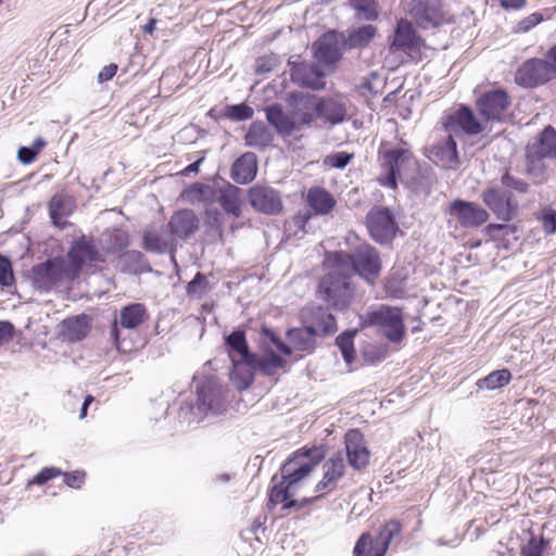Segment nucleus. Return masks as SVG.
<instances>
[{"instance_id": "38", "label": "nucleus", "mask_w": 556, "mask_h": 556, "mask_svg": "<svg viewBox=\"0 0 556 556\" xmlns=\"http://www.w3.org/2000/svg\"><path fill=\"white\" fill-rule=\"evenodd\" d=\"M307 202L316 214L326 215L336 205V200L330 192L323 188H312L307 192Z\"/></svg>"}, {"instance_id": "58", "label": "nucleus", "mask_w": 556, "mask_h": 556, "mask_svg": "<svg viewBox=\"0 0 556 556\" xmlns=\"http://www.w3.org/2000/svg\"><path fill=\"white\" fill-rule=\"evenodd\" d=\"M543 229L547 235L556 232V211L544 208L542 212Z\"/></svg>"}, {"instance_id": "3", "label": "nucleus", "mask_w": 556, "mask_h": 556, "mask_svg": "<svg viewBox=\"0 0 556 556\" xmlns=\"http://www.w3.org/2000/svg\"><path fill=\"white\" fill-rule=\"evenodd\" d=\"M331 269L321 278L318 287L320 298L337 309L346 308L354 298V287L350 273L334 264L330 258Z\"/></svg>"}, {"instance_id": "15", "label": "nucleus", "mask_w": 556, "mask_h": 556, "mask_svg": "<svg viewBox=\"0 0 556 556\" xmlns=\"http://www.w3.org/2000/svg\"><path fill=\"white\" fill-rule=\"evenodd\" d=\"M442 126L447 132L457 134L459 129L468 136L479 135L484 129L472 110L466 105H460L456 111L445 115L442 118Z\"/></svg>"}, {"instance_id": "42", "label": "nucleus", "mask_w": 556, "mask_h": 556, "mask_svg": "<svg viewBox=\"0 0 556 556\" xmlns=\"http://www.w3.org/2000/svg\"><path fill=\"white\" fill-rule=\"evenodd\" d=\"M260 344L264 352L273 351V348H271V345H273L286 356H289L292 354V348L289 344H286L276 334V332L268 327H262L261 332H260Z\"/></svg>"}, {"instance_id": "36", "label": "nucleus", "mask_w": 556, "mask_h": 556, "mask_svg": "<svg viewBox=\"0 0 556 556\" xmlns=\"http://www.w3.org/2000/svg\"><path fill=\"white\" fill-rule=\"evenodd\" d=\"M62 333L72 342L80 341L87 337L90 325L87 315L74 316L66 318L61 324Z\"/></svg>"}, {"instance_id": "60", "label": "nucleus", "mask_w": 556, "mask_h": 556, "mask_svg": "<svg viewBox=\"0 0 556 556\" xmlns=\"http://www.w3.org/2000/svg\"><path fill=\"white\" fill-rule=\"evenodd\" d=\"M542 20H543V16L541 13H539V12L532 13L519 23V28L522 31H528L531 28H533L534 26H536L540 22H542Z\"/></svg>"}, {"instance_id": "63", "label": "nucleus", "mask_w": 556, "mask_h": 556, "mask_svg": "<svg viewBox=\"0 0 556 556\" xmlns=\"http://www.w3.org/2000/svg\"><path fill=\"white\" fill-rule=\"evenodd\" d=\"M14 327L10 321H0V345L13 337Z\"/></svg>"}, {"instance_id": "25", "label": "nucleus", "mask_w": 556, "mask_h": 556, "mask_svg": "<svg viewBox=\"0 0 556 556\" xmlns=\"http://www.w3.org/2000/svg\"><path fill=\"white\" fill-rule=\"evenodd\" d=\"M344 470L345 464L342 454L337 453L331 456L324 464V477L317 483L316 492L332 491L337 486L338 481L343 477Z\"/></svg>"}, {"instance_id": "12", "label": "nucleus", "mask_w": 556, "mask_h": 556, "mask_svg": "<svg viewBox=\"0 0 556 556\" xmlns=\"http://www.w3.org/2000/svg\"><path fill=\"white\" fill-rule=\"evenodd\" d=\"M413 154L406 147H396L382 154V169L384 176L379 178L382 186L395 189L402 169L410 162Z\"/></svg>"}, {"instance_id": "27", "label": "nucleus", "mask_w": 556, "mask_h": 556, "mask_svg": "<svg viewBox=\"0 0 556 556\" xmlns=\"http://www.w3.org/2000/svg\"><path fill=\"white\" fill-rule=\"evenodd\" d=\"M220 184L214 182L213 185L194 182L182 192V198L190 203H203L212 205L217 201Z\"/></svg>"}, {"instance_id": "26", "label": "nucleus", "mask_w": 556, "mask_h": 556, "mask_svg": "<svg viewBox=\"0 0 556 556\" xmlns=\"http://www.w3.org/2000/svg\"><path fill=\"white\" fill-rule=\"evenodd\" d=\"M256 173V155L252 152H245L233 162L231 166L230 177L236 182L245 185L255 178Z\"/></svg>"}, {"instance_id": "53", "label": "nucleus", "mask_w": 556, "mask_h": 556, "mask_svg": "<svg viewBox=\"0 0 556 556\" xmlns=\"http://www.w3.org/2000/svg\"><path fill=\"white\" fill-rule=\"evenodd\" d=\"M366 446L364 443V437L358 429H351L345 434V452L346 455L354 451H358Z\"/></svg>"}, {"instance_id": "14", "label": "nucleus", "mask_w": 556, "mask_h": 556, "mask_svg": "<svg viewBox=\"0 0 556 556\" xmlns=\"http://www.w3.org/2000/svg\"><path fill=\"white\" fill-rule=\"evenodd\" d=\"M555 78V71L549 67V62L543 59H530L526 61L516 73V83L519 86L533 88Z\"/></svg>"}, {"instance_id": "57", "label": "nucleus", "mask_w": 556, "mask_h": 556, "mask_svg": "<svg viewBox=\"0 0 556 556\" xmlns=\"http://www.w3.org/2000/svg\"><path fill=\"white\" fill-rule=\"evenodd\" d=\"M61 475H62L61 469H58L54 467H46V468L41 469L29 483L41 485V484L47 483L52 478L61 476Z\"/></svg>"}, {"instance_id": "56", "label": "nucleus", "mask_w": 556, "mask_h": 556, "mask_svg": "<svg viewBox=\"0 0 556 556\" xmlns=\"http://www.w3.org/2000/svg\"><path fill=\"white\" fill-rule=\"evenodd\" d=\"M545 546L543 538L532 536L528 544L521 548V556H542Z\"/></svg>"}, {"instance_id": "46", "label": "nucleus", "mask_w": 556, "mask_h": 556, "mask_svg": "<svg viewBox=\"0 0 556 556\" xmlns=\"http://www.w3.org/2000/svg\"><path fill=\"white\" fill-rule=\"evenodd\" d=\"M312 218V213L309 211L299 212L290 219H288L285 224L286 232L289 236L299 237L300 235H305L308 230L306 228L309 219Z\"/></svg>"}, {"instance_id": "39", "label": "nucleus", "mask_w": 556, "mask_h": 556, "mask_svg": "<svg viewBox=\"0 0 556 556\" xmlns=\"http://www.w3.org/2000/svg\"><path fill=\"white\" fill-rule=\"evenodd\" d=\"M264 353V356L255 354V359L251 362L254 368H256V371L262 372L264 376H274L286 366L287 361L277 355L274 351Z\"/></svg>"}, {"instance_id": "43", "label": "nucleus", "mask_w": 556, "mask_h": 556, "mask_svg": "<svg viewBox=\"0 0 556 556\" xmlns=\"http://www.w3.org/2000/svg\"><path fill=\"white\" fill-rule=\"evenodd\" d=\"M416 43V34L412 25L407 22L401 21L397 24L392 47L396 50L406 51L412 49Z\"/></svg>"}, {"instance_id": "28", "label": "nucleus", "mask_w": 556, "mask_h": 556, "mask_svg": "<svg viewBox=\"0 0 556 556\" xmlns=\"http://www.w3.org/2000/svg\"><path fill=\"white\" fill-rule=\"evenodd\" d=\"M197 406L202 413L217 412L220 408V391L212 380L197 387Z\"/></svg>"}, {"instance_id": "5", "label": "nucleus", "mask_w": 556, "mask_h": 556, "mask_svg": "<svg viewBox=\"0 0 556 556\" xmlns=\"http://www.w3.org/2000/svg\"><path fill=\"white\" fill-rule=\"evenodd\" d=\"M30 279L33 287L40 292H47L63 281L75 280L62 256L33 266Z\"/></svg>"}, {"instance_id": "22", "label": "nucleus", "mask_w": 556, "mask_h": 556, "mask_svg": "<svg viewBox=\"0 0 556 556\" xmlns=\"http://www.w3.org/2000/svg\"><path fill=\"white\" fill-rule=\"evenodd\" d=\"M168 227L172 236L187 240L199 229V218L192 210H180L173 214Z\"/></svg>"}, {"instance_id": "13", "label": "nucleus", "mask_w": 556, "mask_h": 556, "mask_svg": "<svg viewBox=\"0 0 556 556\" xmlns=\"http://www.w3.org/2000/svg\"><path fill=\"white\" fill-rule=\"evenodd\" d=\"M252 208L265 215H278L283 210L280 193L270 186L256 184L248 190Z\"/></svg>"}, {"instance_id": "35", "label": "nucleus", "mask_w": 556, "mask_h": 556, "mask_svg": "<svg viewBox=\"0 0 556 556\" xmlns=\"http://www.w3.org/2000/svg\"><path fill=\"white\" fill-rule=\"evenodd\" d=\"M230 380L239 391L249 389L254 382L256 368L248 362H231Z\"/></svg>"}, {"instance_id": "8", "label": "nucleus", "mask_w": 556, "mask_h": 556, "mask_svg": "<svg viewBox=\"0 0 556 556\" xmlns=\"http://www.w3.org/2000/svg\"><path fill=\"white\" fill-rule=\"evenodd\" d=\"M314 56L328 72H333L346 50L343 33L329 30L313 45Z\"/></svg>"}, {"instance_id": "10", "label": "nucleus", "mask_w": 556, "mask_h": 556, "mask_svg": "<svg viewBox=\"0 0 556 556\" xmlns=\"http://www.w3.org/2000/svg\"><path fill=\"white\" fill-rule=\"evenodd\" d=\"M313 451H298L290 456L281 466V479L289 485H296L301 480L306 478L314 467L318 464L320 456L313 457Z\"/></svg>"}, {"instance_id": "54", "label": "nucleus", "mask_w": 556, "mask_h": 556, "mask_svg": "<svg viewBox=\"0 0 556 556\" xmlns=\"http://www.w3.org/2000/svg\"><path fill=\"white\" fill-rule=\"evenodd\" d=\"M501 184L503 187L513 189L519 193H527L529 190V184L526 180L515 177L508 172H505L502 176Z\"/></svg>"}, {"instance_id": "21", "label": "nucleus", "mask_w": 556, "mask_h": 556, "mask_svg": "<svg viewBox=\"0 0 556 556\" xmlns=\"http://www.w3.org/2000/svg\"><path fill=\"white\" fill-rule=\"evenodd\" d=\"M317 113L324 126L333 127L346 119L348 106L337 98L317 96Z\"/></svg>"}, {"instance_id": "61", "label": "nucleus", "mask_w": 556, "mask_h": 556, "mask_svg": "<svg viewBox=\"0 0 556 556\" xmlns=\"http://www.w3.org/2000/svg\"><path fill=\"white\" fill-rule=\"evenodd\" d=\"M37 154L30 147H21L17 151V159L23 164H30L35 161Z\"/></svg>"}, {"instance_id": "45", "label": "nucleus", "mask_w": 556, "mask_h": 556, "mask_svg": "<svg viewBox=\"0 0 556 556\" xmlns=\"http://www.w3.org/2000/svg\"><path fill=\"white\" fill-rule=\"evenodd\" d=\"M511 378L508 369L494 370L486 377L478 380L477 384L480 389L495 390L506 386Z\"/></svg>"}, {"instance_id": "32", "label": "nucleus", "mask_w": 556, "mask_h": 556, "mask_svg": "<svg viewBox=\"0 0 556 556\" xmlns=\"http://www.w3.org/2000/svg\"><path fill=\"white\" fill-rule=\"evenodd\" d=\"M274 140V135L263 122H253L244 136L245 146L265 150Z\"/></svg>"}, {"instance_id": "44", "label": "nucleus", "mask_w": 556, "mask_h": 556, "mask_svg": "<svg viewBox=\"0 0 556 556\" xmlns=\"http://www.w3.org/2000/svg\"><path fill=\"white\" fill-rule=\"evenodd\" d=\"M455 132H448L447 137L435 146L437 156L447 163H455L458 160L457 143L454 139Z\"/></svg>"}, {"instance_id": "4", "label": "nucleus", "mask_w": 556, "mask_h": 556, "mask_svg": "<svg viewBox=\"0 0 556 556\" xmlns=\"http://www.w3.org/2000/svg\"><path fill=\"white\" fill-rule=\"evenodd\" d=\"M363 327H375L391 343H400L405 337L401 308L388 305L370 307L359 316Z\"/></svg>"}, {"instance_id": "59", "label": "nucleus", "mask_w": 556, "mask_h": 556, "mask_svg": "<svg viewBox=\"0 0 556 556\" xmlns=\"http://www.w3.org/2000/svg\"><path fill=\"white\" fill-rule=\"evenodd\" d=\"M62 475L64 476L65 484L73 489H79L83 485L86 478L85 471L80 470H75L65 473L62 472Z\"/></svg>"}, {"instance_id": "11", "label": "nucleus", "mask_w": 556, "mask_h": 556, "mask_svg": "<svg viewBox=\"0 0 556 556\" xmlns=\"http://www.w3.org/2000/svg\"><path fill=\"white\" fill-rule=\"evenodd\" d=\"M366 224L371 238L378 243H388L395 237L397 225L388 207H372Z\"/></svg>"}, {"instance_id": "24", "label": "nucleus", "mask_w": 556, "mask_h": 556, "mask_svg": "<svg viewBox=\"0 0 556 556\" xmlns=\"http://www.w3.org/2000/svg\"><path fill=\"white\" fill-rule=\"evenodd\" d=\"M242 193L243 191L239 187L228 181H223L216 202L220 204L226 214L238 218L242 214Z\"/></svg>"}, {"instance_id": "30", "label": "nucleus", "mask_w": 556, "mask_h": 556, "mask_svg": "<svg viewBox=\"0 0 556 556\" xmlns=\"http://www.w3.org/2000/svg\"><path fill=\"white\" fill-rule=\"evenodd\" d=\"M74 208L73 200L65 194H55L49 202V215L52 224L59 228L66 226L65 218L70 216Z\"/></svg>"}, {"instance_id": "17", "label": "nucleus", "mask_w": 556, "mask_h": 556, "mask_svg": "<svg viewBox=\"0 0 556 556\" xmlns=\"http://www.w3.org/2000/svg\"><path fill=\"white\" fill-rule=\"evenodd\" d=\"M450 214L465 228H477L489 219V213L478 204L464 200H454L450 204Z\"/></svg>"}, {"instance_id": "29", "label": "nucleus", "mask_w": 556, "mask_h": 556, "mask_svg": "<svg viewBox=\"0 0 556 556\" xmlns=\"http://www.w3.org/2000/svg\"><path fill=\"white\" fill-rule=\"evenodd\" d=\"M143 249L157 254L173 253L176 249L174 239L165 236L155 227H150L143 233Z\"/></svg>"}, {"instance_id": "2", "label": "nucleus", "mask_w": 556, "mask_h": 556, "mask_svg": "<svg viewBox=\"0 0 556 556\" xmlns=\"http://www.w3.org/2000/svg\"><path fill=\"white\" fill-rule=\"evenodd\" d=\"M332 261L339 267L345 268L350 274L358 275L370 283L378 278L381 271L379 252L368 243L357 245L352 254L343 251L334 252Z\"/></svg>"}, {"instance_id": "50", "label": "nucleus", "mask_w": 556, "mask_h": 556, "mask_svg": "<svg viewBox=\"0 0 556 556\" xmlns=\"http://www.w3.org/2000/svg\"><path fill=\"white\" fill-rule=\"evenodd\" d=\"M254 111L251 106L241 103L225 108V116L232 121H247L253 117Z\"/></svg>"}, {"instance_id": "19", "label": "nucleus", "mask_w": 556, "mask_h": 556, "mask_svg": "<svg viewBox=\"0 0 556 556\" xmlns=\"http://www.w3.org/2000/svg\"><path fill=\"white\" fill-rule=\"evenodd\" d=\"M508 94L501 89L483 93L477 101L480 114L485 121H501L509 106Z\"/></svg>"}, {"instance_id": "48", "label": "nucleus", "mask_w": 556, "mask_h": 556, "mask_svg": "<svg viewBox=\"0 0 556 556\" xmlns=\"http://www.w3.org/2000/svg\"><path fill=\"white\" fill-rule=\"evenodd\" d=\"M356 334V330H349L344 331L343 333L339 334L336 339V343L339 346L342 356L346 363H352L354 359L355 351H354V344L353 339Z\"/></svg>"}, {"instance_id": "47", "label": "nucleus", "mask_w": 556, "mask_h": 556, "mask_svg": "<svg viewBox=\"0 0 556 556\" xmlns=\"http://www.w3.org/2000/svg\"><path fill=\"white\" fill-rule=\"evenodd\" d=\"M223 223L224 217L217 208H206L204 213V225L208 235H212L219 240L223 239Z\"/></svg>"}, {"instance_id": "18", "label": "nucleus", "mask_w": 556, "mask_h": 556, "mask_svg": "<svg viewBox=\"0 0 556 556\" xmlns=\"http://www.w3.org/2000/svg\"><path fill=\"white\" fill-rule=\"evenodd\" d=\"M321 66L320 64L306 62L293 63L291 78L299 86L312 90H323L326 87L325 77L327 72Z\"/></svg>"}, {"instance_id": "40", "label": "nucleus", "mask_w": 556, "mask_h": 556, "mask_svg": "<svg viewBox=\"0 0 556 556\" xmlns=\"http://www.w3.org/2000/svg\"><path fill=\"white\" fill-rule=\"evenodd\" d=\"M354 17L358 21L374 22L379 17V2L377 0H349Z\"/></svg>"}, {"instance_id": "1", "label": "nucleus", "mask_w": 556, "mask_h": 556, "mask_svg": "<svg viewBox=\"0 0 556 556\" xmlns=\"http://www.w3.org/2000/svg\"><path fill=\"white\" fill-rule=\"evenodd\" d=\"M291 112L285 113L279 105L266 108V118L281 136H290L318 121L317 96L294 92L290 97Z\"/></svg>"}, {"instance_id": "62", "label": "nucleus", "mask_w": 556, "mask_h": 556, "mask_svg": "<svg viewBox=\"0 0 556 556\" xmlns=\"http://www.w3.org/2000/svg\"><path fill=\"white\" fill-rule=\"evenodd\" d=\"M117 68V65L114 63L104 66L98 75V80L100 83H104L112 79L115 76Z\"/></svg>"}, {"instance_id": "16", "label": "nucleus", "mask_w": 556, "mask_h": 556, "mask_svg": "<svg viewBox=\"0 0 556 556\" xmlns=\"http://www.w3.org/2000/svg\"><path fill=\"white\" fill-rule=\"evenodd\" d=\"M481 199L497 219L502 222L511 220L517 205L514 203L513 193L510 191L503 190L498 187H490L482 191Z\"/></svg>"}, {"instance_id": "52", "label": "nucleus", "mask_w": 556, "mask_h": 556, "mask_svg": "<svg viewBox=\"0 0 556 556\" xmlns=\"http://www.w3.org/2000/svg\"><path fill=\"white\" fill-rule=\"evenodd\" d=\"M352 159V153L341 151L327 155L324 160V164L328 167L343 169L349 165Z\"/></svg>"}, {"instance_id": "9", "label": "nucleus", "mask_w": 556, "mask_h": 556, "mask_svg": "<svg viewBox=\"0 0 556 556\" xmlns=\"http://www.w3.org/2000/svg\"><path fill=\"white\" fill-rule=\"evenodd\" d=\"M148 318L146 307L139 303L128 304L119 312L118 318H115L110 328V338L114 346L119 351H125L124 340L121 338L119 327L124 329H136Z\"/></svg>"}, {"instance_id": "51", "label": "nucleus", "mask_w": 556, "mask_h": 556, "mask_svg": "<svg viewBox=\"0 0 556 556\" xmlns=\"http://www.w3.org/2000/svg\"><path fill=\"white\" fill-rule=\"evenodd\" d=\"M14 274L12 269L11 261L0 255V286L2 288H12L14 285Z\"/></svg>"}, {"instance_id": "33", "label": "nucleus", "mask_w": 556, "mask_h": 556, "mask_svg": "<svg viewBox=\"0 0 556 556\" xmlns=\"http://www.w3.org/2000/svg\"><path fill=\"white\" fill-rule=\"evenodd\" d=\"M412 13L416 22L424 28L435 26L439 23L440 14L435 4L430 0H414Z\"/></svg>"}, {"instance_id": "23", "label": "nucleus", "mask_w": 556, "mask_h": 556, "mask_svg": "<svg viewBox=\"0 0 556 556\" xmlns=\"http://www.w3.org/2000/svg\"><path fill=\"white\" fill-rule=\"evenodd\" d=\"M225 349L230 362L251 363L255 359V353L250 351L245 332L241 329H236L225 337Z\"/></svg>"}, {"instance_id": "6", "label": "nucleus", "mask_w": 556, "mask_h": 556, "mask_svg": "<svg viewBox=\"0 0 556 556\" xmlns=\"http://www.w3.org/2000/svg\"><path fill=\"white\" fill-rule=\"evenodd\" d=\"M66 258V266L74 279L80 276L84 267L104 262V256L98 249L93 238L85 235L72 241Z\"/></svg>"}, {"instance_id": "41", "label": "nucleus", "mask_w": 556, "mask_h": 556, "mask_svg": "<svg viewBox=\"0 0 556 556\" xmlns=\"http://www.w3.org/2000/svg\"><path fill=\"white\" fill-rule=\"evenodd\" d=\"M294 485H289L281 479L280 483L275 484L269 493V502L273 505L283 504L285 509H290L298 505L295 500H290L293 494Z\"/></svg>"}, {"instance_id": "55", "label": "nucleus", "mask_w": 556, "mask_h": 556, "mask_svg": "<svg viewBox=\"0 0 556 556\" xmlns=\"http://www.w3.org/2000/svg\"><path fill=\"white\" fill-rule=\"evenodd\" d=\"M346 456L349 459V464L357 470L365 468L369 463V451L367 450L366 446L362 447L358 451H354Z\"/></svg>"}, {"instance_id": "20", "label": "nucleus", "mask_w": 556, "mask_h": 556, "mask_svg": "<svg viewBox=\"0 0 556 556\" xmlns=\"http://www.w3.org/2000/svg\"><path fill=\"white\" fill-rule=\"evenodd\" d=\"M533 157H536L538 161L543 159H556V130L552 126H546L542 130V132L539 135V138L533 143L530 153L527 155V172L529 174L533 173L535 166V161Z\"/></svg>"}, {"instance_id": "64", "label": "nucleus", "mask_w": 556, "mask_h": 556, "mask_svg": "<svg viewBox=\"0 0 556 556\" xmlns=\"http://www.w3.org/2000/svg\"><path fill=\"white\" fill-rule=\"evenodd\" d=\"M501 7L506 10H520L526 5L527 0H498Z\"/></svg>"}, {"instance_id": "31", "label": "nucleus", "mask_w": 556, "mask_h": 556, "mask_svg": "<svg viewBox=\"0 0 556 556\" xmlns=\"http://www.w3.org/2000/svg\"><path fill=\"white\" fill-rule=\"evenodd\" d=\"M342 33L346 50L359 49L371 42L377 34V27L368 24Z\"/></svg>"}, {"instance_id": "34", "label": "nucleus", "mask_w": 556, "mask_h": 556, "mask_svg": "<svg viewBox=\"0 0 556 556\" xmlns=\"http://www.w3.org/2000/svg\"><path fill=\"white\" fill-rule=\"evenodd\" d=\"M287 337L293 349L298 351L311 353L315 349L317 334L309 325L290 329L287 332Z\"/></svg>"}, {"instance_id": "37", "label": "nucleus", "mask_w": 556, "mask_h": 556, "mask_svg": "<svg viewBox=\"0 0 556 556\" xmlns=\"http://www.w3.org/2000/svg\"><path fill=\"white\" fill-rule=\"evenodd\" d=\"M309 327L318 336H330L338 329L337 321L328 308L317 307L312 314Z\"/></svg>"}, {"instance_id": "7", "label": "nucleus", "mask_w": 556, "mask_h": 556, "mask_svg": "<svg viewBox=\"0 0 556 556\" xmlns=\"http://www.w3.org/2000/svg\"><path fill=\"white\" fill-rule=\"evenodd\" d=\"M401 523L391 520L386 523L376 536L370 533H363L357 540L353 556H384L392 540L400 535Z\"/></svg>"}, {"instance_id": "49", "label": "nucleus", "mask_w": 556, "mask_h": 556, "mask_svg": "<svg viewBox=\"0 0 556 556\" xmlns=\"http://www.w3.org/2000/svg\"><path fill=\"white\" fill-rule=\"evenodd\" d=\"M210 290L208 281L205 275L197 273L193 279L187 286V293L190 296L201 299Z\"/></svg>"}]
</instances>
